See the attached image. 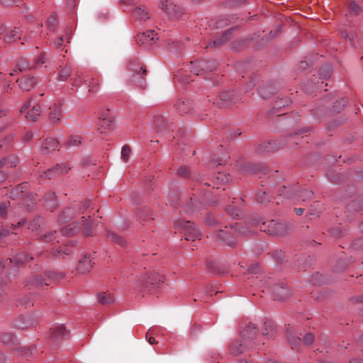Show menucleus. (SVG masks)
Wrapping results in <instances>:
<instances>
[{
  "label": "nucleus",
  "mask_w": 363,
  "mask_h": 363,
  "mask_svg": "<svg viewBox=\"0 0 363 363\" xmlns=\"http://www.w3.org/2000/svg\"><path fill=\"white\" fill-rule=\"evenodd\" d=\"M90 201L86 200L82 204H73L69 208H66L59 216V221L65 223L70 221L68 226L62 230V233L66 235H73L79 230L86 235L92 234V222L88 220L86 218H90L91 216L87 214L86 211L90 206Z\"/></svg>",
  "instance_id": "f257e3e1"
},
{
  "label": "nucleus",
  "mask_w": 363,
  "mask_h": 363,
  "mask_svg": "<svg viewBox=\"0 0 363 363\" xmlns=\"http://www.w3.org/2000/svg\"><path fill=\"white\" fill-rule=\"evenodd\" d=\"M233 233L238 235L248 236L253 234L254 231L248 226L235 224V225H231L230 228L225 226V229L219 230L214 234V236L218 242H220L223 245L232 247L235 243V240Z\"/></svg>",
  "instance_id": "f03ea898"
},
{
  "label": "nucleus",
  "mask_w": 363,
  "mask_h": 363,
  "mask_svg": "<svg viewBox=\"0 0 363 363\" xmlns=\"http://www.w3.org/2000/svg\"><path fill=\"white\" fill-rule=\"evenodd\" d=\"M257 331L255 325L252 323L248 324L241 330L242 340L240 343H235L231 347L232 352L235 354H240L247 350V348H254L253 340L256 337Z\"/></svg>",
  "instance_id": "7ed1b4c3"
},
{
  "label": "nucleus",
  "mask_w": 363,
  "mask_h": 363,
  "mask_svg": "<svg viewBox=\"0 0 363 363\" xmlns=\"http://www.w3.org/2000/svg\"><path fill=\"white\" fill-rule=\"evenodd\" d=\"M163 276L152 272L142 277L135 284V288L143 293H154L163 281Z\"/></svg>",
  "instance_id": "20e7f679"
},
{
  "label": "nucleus",
  "mask_w": 363,
  "mask_h": 363,
  "mask_svg": "<svg viewBox=\"0 0 363 363\" xmlns=\"http://www.w3.org/2000/svg\"><path fill=\"white\" fill-rule=\"evenodd\" d=\"M174 225L176 228L183 232L186 240L194 241L200 236V232L195 225L184 219L180 218L175 219Z\"/></svg>",
  "instance_id": "39448f33"
},
{
  "label": "nucleus",
  "mask_w": 363,
  "mask_h": 363,
  "mask_svg": "<svg viewBox=\"0 0 363 363\" xmlns=\"http://www.w3.org/2000/svg\"><path fill=\"white\" fill-rule=\"evenodd\" d=\"M158 40L157 34L153 30L138 33L135 37V41L140 46L151 47Z\"/></svg>",
  "instance_id": "423d86ee"
},
{
  "label": "nucleus",
  "mask_w": 363,
  "mask_h": 363,
  "mask_svg": "<svg viewBox=\"0 0 363 363\" xmlns=\"http://www.w3.org/2000/svg\"><path fill=\"white\" fill-rule=\"evenodd\" d=\"M70 167L66 164H57L56 166L44 171L43 173H38L41 178L50 179L52 178L62 175L68 172Z\"/></svg>",
  "instance_id": "0eeeda50"
},
{
  "label": "nucleus",
  "mask_w": 363,
  "mask_h": 363,
  "mask_svg": "<svg viewBox=\"0 0 363 363\" xmlns=\"http://www.w3.org/2000/svg\"><path fill=\"white\" fill-rule=\"evenodd\" d=\"M286 225L283 223H277L274 220H270L267 227L263 229L270 235H282L286 233Z\"/></svg>",
  "instance_id": "6e6552de"
},
{
  "label": "nucleus",
  "mask_w": 363,
  "mask_h": 363,
  "mask_svg": "<svg viewBox=\"0 0 363 363\" xmlns=\"http://www.w3.org/2000/svg\"><path fill=\"white\" fill-rule=\"evenodd\" d=\"M63 111L61 103H54L49 108V119L52 123H57L62 116Z\"/></svg>",
  "instance_id": "1a4fd4ad"
},
{
  "label": "nucleus",
  "mask_w": 363,
  "mask_h": 363,
  "mask_svg": "<svg viewBox=\"0 0 363 363\" xmlns=\"http://www.w3.org/2000/svg\"><path fill=\"white\" fill-rule=\"evenodd\" d=\"M332 66L329 64H326L319 69L320 79H322L321 83L318 82L315 84L314 86L318 89H323L324 86H326L328 84H324L323 80L328 79L332 73Z\"/></svg>",
  "instance_id": "9d476101"
},
{
  "label": "nucleus",
  "mask_w": 363,
  "mask_h": 363,
  "mask_svg": "<svg viewBox=\"0 0 363 363\" xmlns=\"http://www.w3.org/2000/svg\"><path fill=\"white\" fill-rule=\"evenodd\" d=\"M99 130L101 133H105L106 130H111L113 126L112 117L108 113L102 114L99 117Z\"/></svg>",
  "instance_id": "9b49d317"
},
{
  "label": "nucleus",
  "mask_w": 363,
  "mask_h": 363,
  "mask_svg": "<svg viewBox=\"0 0 363 363\" xmlns=\"http://www.w3.org/2000/svg\"><path fill=\"white\" fill-rule=\"evenodd\" d=\"M58 277L57 274L55 272H48L46 274V278H42L40 276H36L33 280V284L35 286H49L51 281L56 279Z\"/></svg>",
  "instance_id": "f8f14e48"
},
{
  "label": "nucleus",
  "mask_w": 363,
  "mask_h": 363,
  "mask_svg": "<svg viewBox=\"0 0 363 363\" xmlns=\"http://www.w3.org/2000/svg\"><path fill=\"white\" fill-rule=\"evenodd\" d=\"M59 147V141L54 138H46L42 145L43 151L46 154L50 153L55 150H58Z\"/></svg>",
  "instance_id": "ddd939ff"
},
{
  "label": "nucleus",
  "mask_w": 363,
  "mask_h": 363,
  "mask_svg": "<svg viewBox=\"0 0 363 363\" xmlns=\"http://www.w3.org/2000/svg\"><path fill=\"white\" fill-rule=\"evenodd\" d=\"M272 297L279 301H283L289 296V290L283 285H276L272 289Z\"/></svg>",
  "instance_id": "4468645a"
},
{
  "label": "nucleus",
  "mask_w": 363,
  "mask_h": 363,
  "mask_svg": "<svg viewBox=\"0 0 363 363\" xmlns=\"http://www.w3.org/2000/svg\"><path fill=\"white\" fill-rule=\"evenodd\" d=\"M92 260L88 256L82 257L78 264L77 270L81 274L89 272L92 267Z\"/></svg>",
  "instance_id": "2eb2a0df"
},
{
  "label": "nucleus",
  "mask_w": 363,
  "mask_h": 363,
  "mask_svg": "<svg viewBox=\"0 0 363 363\" xmlns=\"http://www.w3.org/2000/svg\"><path fill=\"white\" fill-rule=\"evenodd\" d=\"M37 84V79L34 77L23 78L19 82V86L24 91H30Z\"/></svg>",
  "instance_id": "dca6fc26"
},
{
  "label": "nucleus",
  "mask_w": 363,
  "mask_h": 363,
  "mask_svg": "<svg viewBox=\"0 0 363 363\" xmlns=\"http://www.w3.org/2000/svg\"><path fill=\"white\" fill-rule=\"evenodd\" d=\"M52 337L55 340L63 338L67 335V332L63 325H57L51 328Z\"/></svg>",
  "instance_id": "f3484780"
},
{
  "label": "nucleus",
  "mask_w": 363,
  "mask_h": 363,
  "mask_svg": "<svg viewBox=\"0 0 363 363\" xmlns=\"http://www.w3.org/2000/svg\"><path fill=\"white\" fill-rule=\"evenodd\" d=\"M191 102L189 99L179 100L175 104L176 109L180 114L188 113L191 108Z\"/></svg>",
  "instance_id": "a211bd4d"
},
{
  "label": "nucleus",
  "mask_w": 363,
  "mask_h": 363,
  "mask_svg": "<svg viewBox=\"0 0 363 363\" xmlns=\"http://www.w3.org/2000/svg\"><path fill=\"white\" fill-rule=\"evenodd\" d=\"M161 9L169 16H174L177 10V7L171 1L165 0L161 3Z\"/></svg>",
  "instance_id": "6ab92c4d"
},
{
  "label": "nucleus",
  "mask_w": 363,
  "mask_h": 363,
  "mask_svg": "<svg viewBox=\"0 0 363 363\" xmlns=\"http://www.w3.org/2000/svg\"><path fill=\"white\" fill-rule=\"evenodd\" d=\"M43 109L40 105H35L31 109L28 111L26 117L28 120L35 121L42 113Z\"/></svg>",
  "instance_id": "aec40b11"
},
{
  "label": "nucleus",
  "mask_w": 363,
  "mask_h": 363,
  "mask_svg": "<svg viewBox=\"0 0 363 363\" xmlns=\"http://www.w3.org/2000/svg\"><path fill=\"white\" fill-rule=\"evenodd\" d=\"M21 33L22 30L20 28H14L13 30H11L10 33L6 35L5 41L6 43H11L21 39Z\"/></svg>",
  "instance_id": "412c9836"
},
{
  "label": "nucleus",
  "mask_w": 363,
  "mask_h": 363,
  "mask_svg": "<svg viewBox=\"0 0 363 363\" xmlns=\"http://www.w3.org/2000/svg\"><path fill=\"white\" fill-rule=\"evenodd\" d=\"M231 33H232V32L230 30L225 31V33H223L222 36H220V38L213 40V42H211L209 43V45L212 47V46H219V45H223L225 42H226L228 39L230 38Z\"/></svg>",
  "instance_id": "4be33fe9"
},
{
  "label": "nucleus",
  "mask_w": 363,
  "mask_h": 363,
  "mask_svg": "<svg viewBox=\"0 0 363 363\" xmlns=\"http://www.w3.org/2000/svg\"><path fill=\"white\" fill-rule=\"evenodd\" d=\"M84 83L88 85V91L90 93H96L99 90L100 84L93 77L87 79Z\"/></svg>",
  "instance_id": "5701e85b"
},
{
  "label": "nucleus",
  "mask_w": 363,
  "mask_h": 363,
  "mask_svg": "<svg viewBox=\"0 0 363 363\" xmlns=\"http://www.w3.org/2000/svg\"><path fill=\"white\" fill-rule=\"evenodd\" d=\"M205 64L203 62H191L189 69L196 75H199L204 69Z\"/></svg>",
  "instance_id": "b1692460"
},
{
  "label": "nucleus",
  "mask_w": 363,
  "mask_h": 363,
  "mask_svg": "<svg viewBox=\"0 0 363 363\" xmlns=\"http://www.w3.org/2000/svg\"><path fill=\"white\" fill-rule=\"evenodd\" d=\"M98 301L101 304H110L115 301V298L111 294L103 292L99 295Z\"/></svg>",
  "instance_id": "393cba45"
},
{
  "label": "nucleus",
  "mask_w": 363,
  "mask_h": 363,
  "mask_svg": "<svg viewBox=\"0 0 363 363\" xmlns=\"http://www.w3.org/2000/svg\"><path fill=\"white\" fill-rule=\"evenodd\" d=\"M33 67L34 66L28 65L25 59H21L19 62L15 66L13 72H11V75H13L14 72H16L17 71L22 72L26 69H30Z\"/></svg>",
  "instance_id": "a878e982"
},
{
  "label": "nucleus",
  "mask_w": 363,
  "mask_h": 363,
  "mask_svg": "<svg viewBox=\"0 0 363 363\" xmlns=\"http://www.w3.org/2000/svg\"><path fill=\"white\" fill-rule=\"evenodd\" d=\"M133 15L140 20H146L149 18L148 12L145 8L137 7L133 11Z\"/></svg>",
  "instance_id": "bb28decb"
},
{
  "label": "nucleus",
  "mask_w": 363,
  "mask_h": 363,
  "mask_svg": "<svg viewBox=\"0 0 363 363\" xmlns=\"http://www.w3.org/2000/svg\"><path fill=\"white\" fill-rule=\"evenodd\" d=\"M83 142V138L80 135H73L69 138L67 142V145L71 147H78Z\"/></svg>",
  "instance_id": "cd10ccee"
},
{
  "label": "nucleus",
  "mask_w": 363,
  "mask_h": 363,
  "mask_svg": "<svg viewBox=\"0 0 363 363\" xmlns=\"http://www.w3.org/2000/svg\"><path fill=\"white\" fill-rule=\"evenodd\" d=\"M71 74V67L69 66H66L64 68L61 69L59 72V78L62 81L66 80L68 77Z\"/></svg>",
  "instance_id": "c85d7f7f"
},
{
  "label": "nucleus",
  "mask_w": 363,
  "mask_h": 363,
  "mask_svg": "<svg viewBox=\"0 0 363 363\" xmlns=\"http://www.w3.org/2000/svg\"><path fill=\"white\" fill-rule=\"evenodd\" d=\"M56 232H49L48 233H45L40 236V240L44 242H53L55 239Z\"/></svg>",
  "instance_id": "c756f323"
},
{
  "label": "nucleus",
  "mask_w": 363,
  "mask_h": 363,
  "mask_svg": "<svg viewBox=\"0 0 363 363\" xmlns=\"http://www.w3.org/2000/svg\"><path fill=\"white\" fill-rule=\"evenodd\" d=\"M107 236L111 241L114 242L122 244L123 242V238L120 235L113 232H108Z\"/></svg>",
  "instance_id": "7c9ffc66"
},
{
  "label": "nucleus",
  "mask_w": 363,
  "mask_h": 363,
  "mask_svg": "<svg viewBox=\"0 0 363 363\" xmlns=\"http://www.w3.org/2000/svg\"><path fill=\"white\" fill-rule=\"evenodd\" d=\"M30 259H32V257H30L28 255H18L15 258H13V259H10V262H12L14 261L18 263L23 264Z\"/></svg>",
  "instance_id": "2f4dec72"
},
{
  "label": "nucleus",
  "mask_w": 363,
  "mask_h": 363,
  "mask_svg": "<svg viewBox=\"0 0 363 363\" xmlns=\"http://www.w3.org/2000/svg\"><path fill=\"white\" fill-rule=\"evenodd\" d=\"M130 149L128 146L124 145L121 149V157L124 162H127L130 157Z\"/></svg>",
  "instance_id": "473e14b6"
},
{
  "label": "nucleus",
  "mask_w": 363,
  "mask_h": 363,
  "mask_svg": "<svg viewBox=\"0 0 363 363\" xmlns=\"http://www.w3.org/2000/svg\"><path fill=\"white\" fill-rule=\"evenodd\" d=\"M4 165H7L8 167H16V162L12 160L11 158L4 157L0 160V168Z\"/></svg>",
  "instance_id": "72a5a7b5"
},
{
  "label": "nucleus",
  "mask_w": 363,
  "mask_h": 363,
  "mask_svg": "<svg viewBox=\"0 0 363 363\" xmlns=\"http://www.w3.org/2000/svg\"><path fill=\"white\" fill-rule=\"evenodd\" d=\"M313 194V191L306 189L299 193L298 197L302 201H306V200L311 199L312 197Z\"/></svg>",
  "instance_id": "f704fd0d"
},
{
  "label": "nucleus",
  "mask_w": 363,
  "mask_h": 363,
  "mask_svg": "<svg viewBox=\"0 0 363 363\" xmlns=\"http://www.w3.org/2000/svg\"><path fill=\"white\" fill-rule=\"evenodd\" d=\"M287 339L292 348L295 347L296 343H299L301 341V338L299 337H295L291 333H288Z\"/></svg>",
  "instance_id": "c9c22d12"
},
{
  "label": "nucleus",
  "mask_w": 363,
  "mask_h": 363,
  "mask_svg": "<svg viewBox=\"0 0 363 363\" xmlns=\"http://www.w3.org/2000/svg\"><path fill=\"white\" fill-rule=\"evenodd\" d=\"M345 106V101L342 99L340 101H337L333 106V111L334 112H340L344 106Z\"/></svg>",
  "instance_id": "e433bc0d"
},
{
  "label": "nucleus",
  "mask_w": 363,
  "mask_h": 363,
  "mask_svg": "<svg viewBox=\"0 0 363 363\" xmlns=\"http://www.w3.org/2000/svg\"><path fill=\"white\" fill-rule=\"evenodd\" d=\"M314 337L311 333H307L302 339L303 342L306 345H310L313 342Z\"/></svg>",
  "instance_id": "4c0bfd02"
},
{
  "label": "nucleus",
  "mask_w": 363,
  "mask_h": 363,
  "mask_svg": "<svg viewBox=\"0 0 363 363\" xmlns=\"http://www.w3.org/2000/svg\"><path fill=\"white\" fill-rule=\"evenodd\" d=\"M279 195L282 198H289L291 196L289 189L283 186L281 189L279 190Z\"/></svg>",
  "instance_id": "58836bf2"
},
{
  "label": "nucleus",
  "mask_w": 363,
  "mask_h": 363,
  "mask_svg": "<svg viewBox=\"0 0 363 363\" xmlns=\"http://www.w3.org/2000/svg\"><path fill=\"white\" fill-rule=\"evenodd\" d=\"M228 213L232 216H239L240 210L238 208H235L234 206H230L228 209Z\"/></svg>",
  "instance_id": "ea45409f"
},
{
  "label": "nucleus",
  "mask_w": 363,
  "mask_h": 363,
  "mask_svg": "<svg viewBox=\"0 0 363 363\" xmlns=\"http://www.w3.org/2000/svg\"><path fill=\"white\" fill-rule=\"evenodd\" d=\"M48 25L50 29H54L56 25V17L55 16H50L48 21Z\"/></svg>",
  "instance_id": "a19ab883"
},
{
  "label": "nucleus",
  "mask_w": 363,
  "mask_h": 363,
  "mask_svg": "<svg viewBox=\"0 0 363 363\" xmlns=\"http://www.w3.org/2000/svg\"><path fill=\"white\" fill-rule=\"evenodd\" d=\"M177 173L181 176L186 177L189 173V170L186 167H180L177 169Z\"/></svg>",
  "instance_id": "79ce46f5"
},
{
  "label": "nucleus",
  "mask_w": 363,
  "mask_h": 363,
  "mask_svg": "<svg viewBox=\"0 0 363 363\" xmlns=\"http://www.w3.org/2000/svg\"><path fill=\"white\" fill-rule=\"evenodd\" d=\"M350 9L352 12L357 13L360 8L357 3L353 1L350 3Z\"/></svg>",
  "instance_id": "37998d69"
},
{
  "label": "nucleus",
  "mask_w": 363,
  "mask_h": 363,
  "mask_svg": "<svg viewBox=\"0 0 363 363\" xmlns=\"http://www.w3.org/2000/svg\"><path fill=\"white\" fill-rule=\"evenodd\" d=\"M81 74L79 72L76 73V77L72 79L73 84L74 86H79L80 84Z\"/></svg>",
  "instance_id": "c03bdc74"
},
{
  "label": "nucleus",
  "mask_w": 363,
  "mask_h": 363,
  "mask_svg": "<svg viewBox=\"0 0 363 363\" xmlns=\"http://www.w3.org/2000/svg\"><path fill=\"white\" fill-rule=\"evenodd\" d=\"M34 133L33 132H28L23 137V141L28 142L33 139Z\"/></svg>",
  "instance_id": "a18cd8bd"
},
{
  "label": "nucleus",
  "mask_w": 363,
  "mask_h": 363,
  "mask_svg": "<svg viewBox=\"0 0 363 363\" xmlns=\"http://www.w3.org/2000/svg\"><path fill=\"white\" fill-rule=\"evenodd\" d=\"M7 206L4 203L0 204V216L2 217H5L6 213Z\"/></svg>",
  "instance_id": "49530a36"
},
{
  "label": "nucleus",
  "mask_w": 363,
  "mask_h": 363,
  "mask_svg": "<svg viewBox=\"0 0 363 363\" xmlns=\"http://www.w3.org/2000/svg\"><path fill=\"white\" fill-rule=\"evenodd\" d=\"M30 106V99L27 101L23 106V107L21 108V113H23L24 111H26L28 108L29 106Z\"/></svg>",
  "instance_id": "de8ad7c7"
},
{
  "label": "nucleus",
  "mask_w": 363,
  "mask_h": 363,
  "mask_svg": "<svg viewBox=\"0 0 363 363\" xmlns=\"http://www.w3.org/2000/svg\"><path fill=\"white\" fill-rule=\"evenodd\" d=\"M64 40V38L62 37H60L58 38L55 42H54V44L55 45V47H60L62 45V43Z\"/></svg>",
  "instance_id": "09e8293b"
},
{
  "label": "nucleus",
  "mask_w": 363,
  "mask_h": 363,
  "mask_svg": "<svg viewBox=\"0 0 363 363\" xmlns=\"http://www.w3.org/2000/svg\"><path fill=\"white\" fill-rule=\"evenodd\" d=\"M134 72H136V74L138 75H142V74H145L146 69L145 68H143V67H140L139 69H135V70H134Z\"/></svg>",
  "instance_id": "8fccbe9b"
},
{
  "label": "nucleus",
  "mask_w": 363,
  "mask_h": 363,
  "mask_svg": "<svg viewBox=\"0 0 363 363\" xmlns=\"http://www.w3.org/2000/svg\"><path fill=\"white\" fill-rule=\"evenodd\" d=\"M279 32H280V28H277L275 31H272H272L269 33L270 38H275V37L278 35V33H279Z\"/></svg>",
  "instance_id": "3c124183"
},
{
  "label": "nucleus",
  "mask_w": 363,
  "mask_h": 363,
  "mask_svg": "<svg viewBox=\"0 0 363 363\" xmlns=\"http://www.w3.org/2000/svg\"><path fill=\"white\" fill-rule=\"evenodd\" d=\"M9 234V230L6 229H1L0 230V239Z\"/></svg>",
  "instance_id": "603ef678"
},
{
  "label": "nucleus",
  "mask_w": 363,
  "mask_h": 363,
  "mask_svg": "<svg viewBox=\"0 0 363 363\" xmlns=\"http://www.w3.org/2000/svg\"><path fill=\"white\" fill-rule=\"evenodd\" d=\"M206 223H208V225H213L215 223V220H214L213 218L208 216L206 218Z\"/></svg>",
  "instance_id": "864d4df0"
},
{
  "label": "nucleus",
  "mask_w": 363,
  "mask_h": 363,
  "mask_svg": "<svg viewBox=\"0 0 363 363\" xmlns=\"http://www.w3.org/2000/svg\"><path fill=\"white\" fill-rule=\"evenodd\" d=\"M13 135H9L8 136H6L4 140H3V143L4 144L5 143H10L13 140Z\"/></svg>",
  "instance_id": "5fc2aeb1"
},
{
  "label": "nucleus",
  "mask_w": 363,
  "mask_h": 363,
  "mask_svg": "<svg viewBox=\"0 0 363 363\" xmlns=\"http://www.w3.org/2000/svg\"><path fill=\"white\" fill-rule=\"evenodd\" d=\"M45 57L43 55H41L40 57H38V60H37V64L38 65H42V64H44L45 63Z\"/></svg>",
  "instance_id": "6e6d98bb"
},
{
  "label": "nucleus",
  "mask_w": 363,
  "mask_h": 363,
  "mask_svg": "<svg viewBox=\"0 0 363 363\" xmlns=\"http://www.w3.org/2000/svg\"><path fill=\"white\" fill-rule=\"evenodd\" d=\"M229 94L228 93H225V94H223L221 96H220V99L222 101H228V99H230L229 98Z\"/></svg>",
  "instance_id": "4d7b16f0"
},
{
  "label": "nucleus",
  "mask_w": 363,
  "mask_h": 363,
  "mask_svg": "<svg viewBox=\"0 0 363 363\" xmlns=\"http://www.w3.org/2000/svg\"><path fill=\"white\" fill-rule=\"evenodd\" d=\"M191 205V203L189 204L185 208V213L187 214H190V213H193V211L190 208Z\"/></svg>",
  "instance_id": "13d9d810"
},
{
  "label": "nucleus",
  "mask_w": 363,
  "mask_h": 363,
  "mask_svg": "<svg viewBox=\"0 0 363 363\" xmlns=\"http://www.w3.org/2000/svg\"><path fill=\"white\" fill-rule=\"evenodd\" d=\"M47 206H48V207H49L51 210H52L53 208H55L56 207L55 203H52V202L48 203H47Z\"/></svg>",
  "instance_id": "bf43d9fd"
},
{
  "label": "nucleus",
  "mask_w": 363,
  "mask_h": 363,
  "mask_svg": "<svg viewBox=\"0 0 363 363\" xmlns=\"http://www.w3.org/2000/svg\"><path fill=\"white\" fill-rule=\"evenodd\" d=\"M296 213L298 214V215H301L303 211H304V209L303 208H296Z\"/></svg>",
  "instance_id": "052dcab7"
},
{
  "label": "nucleus",
  "mask_w": 363,
  "mask_h": 363,
  "mask_svg": "<svg viewBox=\"0 0 363 363\" xmlns=\"http://www.w3.org/2000/svg\"><path fill=\"white\" fill-rule=\"evenodd\" d=\"M66 34H67V36H66L67 42L69 43L71 31L70 30H67Z\"/></svg>",
  "instance_id": "680f3d73"
},
{
  "label": "nucleus",
  "mask_w": 363,
  "mask_h": 363,
  "mask_svg": "<svg viewBox=\"0 0 363 363\" xmlns=\"http://www.w3.org/2000/svg\"><path fill=\"white\" fill-rule=\"evenodd\" d=\"M269 327H270V331H269V332H267L266 333H264V335H269H269H270V336H272V335L273 332H274V328H273V327H272V326H271V325H270Z\"/></svg>",
  "instance_id": "e2e57ef3"
},
{
  "label": "nucleus",
  "mask_w": 363,
  "mask_h": 363,
  "mask_svg": "<svg viewBox=\"0 0 363 363\" xmlns=\"http://www.w3.org/2000/svg\"><path fill=\"white\" fill-rule=\"evenodd\" d=\"M148 342L150 345H153L156 342V340L154 337H151L148 339Z\"/></svg>",
  "instance_id": "0e129e2a"
},
{
  "label": "nucleus",
  "mask_w": 363,
  "mask_h": 363,
  "mask_svg": "<svg viewBox=\"0 0 363 363\" xmlns=\"http://www.w3.org/2000/svg\"><path fill=\"white\" fill-rule=\"evenodd\" d=\"M153 126L155 129H157V131H160V128L158 127V124H157V121H154V124H153Z\"/></svg>",
  "instance_id": "69168bd1"
},
{
  "label": "nucleus",
  "mask_w": 363,
  "mask_h": 363,
  "mask_svg": "<svg viewBox=\"0 0 363 363\" xmlns=\"http://www.w3.org/2000/svg\"><path fill=\"white\" fill-rule=\"evenodd\" d=\"M1 4L7 6L11 4V3L8 0H1Z\"/></svg>",
  "instance_id": "338daca9"
},
{
  "label": "nucleus",
  "mask_w": 363,
  "mask_h": 363,
  "mask_svg": "<svg viewBox=\"0 0 363 363\" xmlns=\"http://www.w3.org/2000/svg\"><path fill=\"white\" fill-rule=\"evenodd\" d=\"M4 122L6 124V125H9V123H10V119L8 118V117H5L4 118Z\"/></svg>",
  "instance_id": "774afa93"
}]
</instances>
